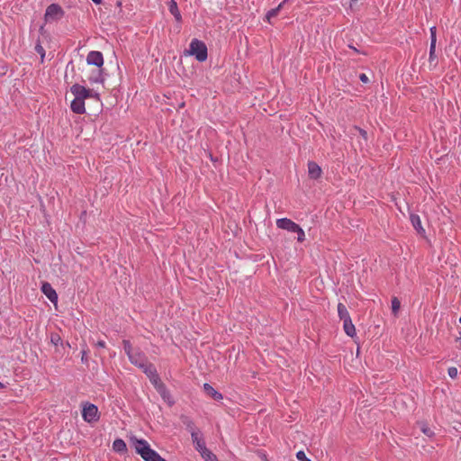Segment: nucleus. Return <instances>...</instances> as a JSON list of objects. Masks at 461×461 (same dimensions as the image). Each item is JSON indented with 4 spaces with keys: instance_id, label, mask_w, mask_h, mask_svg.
Instances as JSON below:
<instances>
[{
    "instance_id": "17",
    "label": "nucleus",
    "mask_w": 461,
    "mask_h": 461,
    "mask_svg": "<svg viewBox=\"0 0 461 461\" xmlns=\"http://www.w3.org/2000/svg\"><path fill=\"white\" fill-rule=\"evenodd\" d=\"M343 329L348 336L352 338L356 335V328L351 318L343 321Z\"/></svg>"
},
{
    "instance_id": "44",
    "label": "nucleus",
    "mask_w": 461,
    "mask_h": 461,
    "mask_svg": "<svg viewBox=\"0 0 461 461\" xmlns=\"http://www.w3.org/2000/svg\"><path fill=\"white\" fill-rule=\"evenodd\" d=\"M459 339H461V330L459 331Z\"/></svg>"
},
{
    "instance_id": "29",
    "label": "nucleus",
    "mask_w": 461,
    "mask_h": 461,
    "mask_svg": "<svg viewBox=\"0 0 461 461\" xmlns=\"http://www.w3.org/2000/svg\"><path fill=\"white\" fill-rule=\"evenodd\" d=\"M400 306H401L400 301L397 298L394 297L392 300V310H393V312H396L400 309Z\"/></svg>"
},
{
    "instance_id": "43",
    "label": "nucleus",
    "mask_w": 461,
    "mask_h": 461,
    "mask_svg": "<svg viewBox=\"0 0 461 461\" xmlns=\"http://www.w3.org/2000/svg\"><path fill=\"white\" fill-rule=\"evenodd\" d=\"M288 1H289V0H283V2H282L281 4H283V5H284L285 3L288 2Z\"/></svg>"
},
{
    "instance_id": "3",
    "label": "nucleus",
    "mask_w": 461,
    "mask_h": 461,
    "mask_svg": "<svg viewBox=\"0 0 461 461\" xmlns=\"http://www.w3.org/2000/svg\"><path fill=\"white\" fill-rule=\"evenodd\" d=\"M63 16L64 11L60 7V5H59L58 4H51L47 7L45 11L44 19L46 23H50L59 21Z\"/></svg>"
},
{
    "instance_id": "23",
    "label": "nucleus",
    "mask_w": 461,
    "mask_h": 461,
    "mask_svg": "<svg viewBox=\"0 0 461 461\" xmlns=\"http://www.w3.org/2000/svg\"><path fill=\"white\" fill-rule=\"evenodd\" d=\"M149 381L156 389V391L158 390V388H160V386L165 385V384L161 381L158 374H156L154 376L150 377Z\"/></svg>"
},
{
    "instance_id": "14",
    "label": "nucleus",
    "mask_w": 461,
    "mask_h": 461,
    "mask_svg": "<svg viewBox=\"0 0 461 461\" xmlns=\"http://www.w3.org/2000/svg\"><path fill=\"white\" fill-rule=\"evenodd\" d=\"M203 390L204 392L211 396L215 401H221L223 399L222 394L216 391L211 384L205 383L203 384Z\"/></svg>"
},
{
    "instance_id": "12",
    "label": "nucleus",
    "mask_w": 461,
    "mask_h": 461,
    "mask_svg": "<svg viewBox=\"0 0 461 461\" xmlns=\"http://www.w3.org/2000/svg\"><path fill=\"white\" fill-rule=\"evenodd\" d=\"M70 108L77 114L86 113L85 100L75 97L71 102Z\"/></svg>"
},
{
    "instance_id": "9",
    "label": "nucleus",
    "mask_w": 461,
    "mask_h": 461,
    "mask_svg": "<svg viewBox=\"0 0 461 461\" xmlns=\"http://www.w3.org/2000/svg\"><path fill=\"white\" fill-rule=\"evenodd\" d=\"M41 290L42 294L53 303L58 302V294L48 282H44L41 285Z\"/></svg>"
},
{
    "instance_id": "24",
    "label": "nucleus",
    "mask_w": 461,
    "mask_h": 461,
    "mask_svg": "<svg viewBox=\"0 0 461 461\" xmlns=\"http://www.w3.org/2000/svg\"><path fill=\"white\" fill-rule=\"evenodd\" d=\"M282 7H283V4H279L276 8L269 10L266 14L267 20L268 22H270L271 18L276 17L278 14V13Z\"/></svg>"
},
{
    "instance_id": "2",
    "label": "nucleus",
    "mask_w": 461,
    "mask_h": 461,
    "mask_svg": "<svg viewBox=\"0 0 461 461\" xmlns=\"http://www.w3.org/2000/svg\"><path fill=\"white\" fill-rule=\"evenodd\" d=\"M190 56H194L199 62L207 59L208 51L205 43L198 39H193L189 44V49L185 50Z\"/></svg>"
},
{
    "instance_id": "5",
    "label": "nucleus",
    "mask_w": 461,
    "mask_h": 461,
    "mask_svg": "<svg viewBox=\"0 0 461 461\" xmlns=\"http://www.w3.org/2000/svg\"><path fill=\"white\" fill-rule=\"evenodd\" d=\"M70 92L76 98L83 100H86L93 96L91 90L87 89L86 87L79 84H74L70 87Z\"/></svg>"
},
{
    "instance_id": "20",
    "label": "nucleus",
    "mask_w": 461,
    "mask_h": 461,
    "mask_svg": "<svg viewBox=\"0 0 461 461\" xmlns=\"http://www.w3.org/2000/svg\"><path fill=\"white\" fill-rule=\"evenodd\" d=\"M143 373L149 377V379L158 374L156 367L151 364L147 362L144 366L140 367Z\"/></svg>"
},
{
    "instance_id": "31",
    "label": "nucleus",
    "mask_w": 461,
    "mask_h": 461,
    "mask_svg": "<svg viewBox=\"0 0 461 461\" xmlns=\"http://www.w3.org/2000/svg\"><path fill=\"white\" fill-rule=\"evenodd\" d=\"M296 458L299 461H311V459L306 456L305 453L303 450H300L296 453Z\"/></svg>"
},
{
    "instance_id": "18",
    "label": "nucleus",
    "mask_w": 461,
    "mask_h": 461,
    "mask_svg": "<svg viewBox=\"0 0 461 461\" xmlns=\"http://www.w3.org/2000/svg\"><path fill=\"white\" fill-rule=\"evenodd\" d=\"M168 9L170 14L175 17L176 21L180 22L182 20L177 3L175 0H170L168 4Z\"/></svg>"
},
{
    "instance_id": "10",
    "label": "nucleus",
    "mask_w": 461,
    "mask_h": 461,
    "mask_svg": "<svg viewBox=\"0 0 461 461\" xmlns=\"http://www.w3.org/2000/svg\"><path fill=\"white\" fill-rule=\"evenodd\" d=\"M128 358L131 364H133L136 366H139L140 368L148 362L145 355L140 350L134 351L131 355L128 357Z\"/></svg>"
},
{
    "instance_id": "21",
    "label": "nucleus",
    "mask_w": 461,
    "mask_h": 461,
    "mask_svg": "<svg viewBox=\"0 0 461 461\" xmlns=\"http://www.w3.org/2000/svg\"><path fill=\"white\" fill-rule=\"evenodd\" d=\"M182 421L184 425L185 426L186 429L190 432V435L192 436V431L194 433H199L200 431L196 429L194 421L186 416L182 417Z\"/></svg>"
},
{
    "instance_id": "35",
    "label": "nucleus",
    "mask_w": 461,
    "mask_h": 461,
    "mask_svg": "<svg viewBox=\"0 0 461 461\" xmlns=\"http://www.w3.org/2000/svg\"><path fill=\"white\" fill-rule=\"evenodd\" d=\"M429 32H430V41L437 42V35H436L437 29H436V27L432 26L429 29Z\"/></svg>"
},
{
    "instance_id": "30",
    "label": "nucleus",
    "mask_w": 461,
    "mask_h": 461,
    "mask_svg": "<svg viewBox=\"0 0 461 461\" xmlns=\"http://www.w3.org/2000/svg\"><path fill=\"white\" fill-rule=\"evenodd\" d=\"M457 374H458V371H457V368L455 367V366H451L447 369V375H449V377H451L452 379H455L456 376H457Z\"/></svg>"
},
{
    "instance_id": "16",
    "label": "nucleus",
    "mask_w": 461,
    "mask_h": 461,
    "mask_svg": "<svg viewBox=\"0 0 461 461\" xmlns=\"http://www.w3.org/2000/svg\"><path fill=\"white\" fill-rule=\"evenodd\" d=\"M88 80L92 84H103L104 82V77L103 75V69L99 68L97 70L93 71L90 74V76L88 77Z\"/></svg>"
},
{
    "instance_id": "1",
    "label": "nucleus",
    "mask_w": 461,
    "mask_h": 461,
    "mask_svg": "<svg viewBox=\"0 0 461 461\" xmlns=\"http://www.w3.org/2000/svg\"><path fill=\"white\" fill-rule=\"evenodd\" d=\"M132 443L136 452L145 460V461H166L160 455L152 449L145 439H138L133 438Z\"/></svg>"
},
{
    "instance_id": "28",
    "label": "nucleus",
    "mask_w": 461,
    "mask_h": 461,
    "mask_svg": "<svg viewBox=\"0 0 461 461\" xmlns=\"http://www.w3.org/2000/svg\"><path fill=\"white\" fill-rule=\"evenodd\" d=\"M204 461H219L216 455H214L211 450L202 456Z\"/></svg>"
},
{
    "instance_id": "41",
    "label": "nucleus",
    "mask_w": 461,
    "mask_h": 461,
    "mask_svg": "<svg viewBox=\"0 0 461 461\" xmlns=\"http://www.w3.org/2000/svg\"><path fill=\"white\" fill-rule=\"evenodd\" d=\"M3 388H5V385L2 382H0V389H3Z\"/></svg>"
},
{
    "instance_id": "15",
    "label": "nucleus",
    "mask_w": 461,
    "mask_h": 461,
    "mask_svg": "<svg viewBox=\"0 0 461 461\" xmlns=\"http://www.w3.org/2000/svg\"><path fill=\"white\" fill-rule=\"evenodd\" d=\"M410 220H411V222L413 228L415 229V230L418 233H420V234H424L425 233V230L422 227L420 218V216L418 214L411 213V216H410Z\"/></svg>"
},
{
    "instance_id": "13",
    "label": "nucleus",
    "mask_w": 461,
    "mask_h": 461,
    "mask_svg": "<svg viewBox=\"0 0 461 461\" xmlns=\"http://www.w3.org/2000/svg\"><path fill=\"white\" fill-rule=\"evenodd\" d=\"M308 174L310 178L318 179L321 176V167L314 161L308 162Z\"/></svg>"
},
{
    "instance_id": "8",
    "label": "nucleus",
    "mask_w": 461,
    "mask_h": 461,
    "mask_svg": "<svg viewBox=\"0 0 461 461\" xmlns=\"http://www.w3.org/2000/svg\"><path fill=\"white\" fill-rule=\"evenodd\" d=\"M299 226V224L295 223L292 220L288 218H281L276 220V227L287 230L289 232H293L297 230L296 228Z\"/></svg>"
},
{
    "instance_id": "36",
    "label": "nucleus",
    "mask_w": 461,
    "mask_h": 461,
    "mask_svg": "<svg viewBox=\"0 0 461 461\" xmlns=\"http://www.w3.org/2000/svg\"><path fill=\"white\" fill-rule=\"evenodd\" d=\"M355 130L359 132V134L361 135V137L364 139V140L366 141V140H367V132L365 130H363V129H361L359 127H357V126L355 127Z\"/></svg>"
},
{
    "instance_id": "4",
    "label": "nucleus",
    "mask_w": 461,
    "mask_h": 461,
    "mask_svg": "<svg viewBox=\"0 0 461 461\" xmlns=\"http://www.w3.org/2000/svg\"><path fill=\"white\" fill-rule=\"evenodd\" d=\"M82 418L88 423L98 420L99 412L97 406L89 402L85 403L82 409Z\"/></svg>"
},
{
    "instance_id": "22",
    "label": "nucleus",
    "mask_w": 461,
    "mask_h": 461,
    "mask_svg": "<svg viewBox=\"0 0 461 461\" xmlns=\"http://www.w3.org/2000/svg\"><path fill=\"white\" fill-rule=\"evenodd\" d=\"M338 314H339V317L341 321H344L346 319H349L351 318L350 315H349V312L348 311V309L346 308V306L339 303L338 304Z\"/></svg>"
},
{
    "instance_id": "33",
    "label": "nucleus",
    "mask_w": 461,
    "mask_h": 461,
    "mask_svg": "<svg viewBox=\"0 0 461 461\" xmlns=\"http://www.w3.org/2000/svg\"><path fill=\"white\" fill-rule=\"evenodd\" d=\"M435 51H436V42L430 41L429 60H432L435 58Z\"/></svg>"
},
{
    "instance_id": "19",
    "label": "nucleus",
    "mask_w": 461,
    "mask_h": 461,
    "mask_svg": "<svg viewBox=\"0 0 461 461\" xmlns=\"http://www.w3.org/2000/svg\"><path fill=\"white\" fill-rule=\"evenodd\" d=\"M113 449L117 453H124L127 451L126 443L122 438H116L113 442Z\"/></svg>"
},
{
    "instance_id": "45",
    "label": "nucleus",
    "mask_w": 461,
    "mask_h": 461,
    "mask_svg": "<svg viewBox=\"0 0 461 461\" xmlns=\"http://www.w3.org/2000/svg\"><path fill=\"white\" fill-rule=\"evenodd\" d=\"M459 322L461 323V317L459 318Z\"/></svg>"
},
{
    "instance_id": "6",
    "label": "nucleus",
    "mask_w": 461,
    "mask_h": 461,
    "mask_svg": "<svg viewBox=\"0 0 461 461\" xmlns=\"http://www.w3.org/2000/svg\"><path fill=\"white\" fill-rule=\"evenodd\" d=\"M191 438H192V442H193V444L194 446L195 450L200 453L201 456H203L208 451H210L206 447L204 439L203 438V436H202V434L200 432L199 433H194L192 431Z\"/></svg>"
},
{
    "instance_id": "38",
    "label": "nucleus",
    "mask_w": 461,
    "mask_h": 461,
    "mask_svg": "<svg viewBox=\"0 0 461 461\" xmlns=\"http://www.w3.org/2000/svg\"><path fill=\"white\" fill-rule=\"evenodd\" d=\"M359 79L363 83H367L369 81L368 77L364 73L359 75Z\"/></svg>"
},
{
    "instance_id": "40",
    "label": "nucleus",
    "mask_w": 461,
    "mask_h": 461,
    "mask_svg": "<svg viewBox=\"0 0 461 461\" xmlns=\"http://www.w3.org/2000/svg\"><path fill=\"white\" fill-rule=\"evenodd\" d=\"M95 4L99 5L102 3V0H92Z\"/></svg>"
},
{
    "instance_id": "37",
    "label": "nucleus",
    "mask_w": 461,
    "mask_h": 461,
    "mask_svg": "<svg viewBox=\"0 0 461 461\" xmlns=\"http://www.w3.org/2000/svg\"><path fill=\"white\" fill-rule=\"evenodd\" d=\"M81 353H82L81 362L86 364L88 361L87 352H86V350L83 349Z\"/></svg>"
},
{
    "instance_id": "26",
    "label": "nucleus",
    "mask_w": 461,
    "mask_h": 461,
    "mask_svg": "<svg viewBox=\"0 0 461 461\" xmlns=\"http://www.w3.org/2000/svg\"><path fill=\"white\" fill-rule=\"evenodd\" d=\"M122 345H123V350H124L125 354L127 355V357H129L130 355H131L134 352L130 340L123 339Z\"/></svg>"
},
{
    "instance_id": "39",
    "label": "nucleus",
    "mask_w": 461,
    "mask_h": 461,
    "mask_svg": "<svg viewBox=\"0 0 461 461\" xmlns=\"http://www.w3.org/2000/svg\"><path fill=\"white\" fill-rule=\"evenodd\" d=\"M95 345L96 347L103 348L105 347V342L104 340H98Z\"/></svg>"
},
{
    "instance_id": "34",
    "label": "nucleus",
    "mask_w": 461,
    "mask_h": 461,
    "mask_svg": "<svg viewBox=\"0 0 461 461\" xmlns=\"http://www.w3.org/2000/svg\"><path fill=\"white\" fill-rule=\"evenodd\" d=\"M50 341L55 346H58L59 343H61V338L59 334H52L50 338Z\"/></svg>"
},
{
    "instance_id": "7",
    "label": "nucleus",
    "mask_w": 461,
    "mask_h": 461,
    "mask_svg": "<svg viewBox=\"0 0 461 461\" xmlns=\"http://www.w3.org/2000/svg\"><path fill=\"white\" fill-rule=\"evenodd\" d=\"M86 63L101 68L104 65V56L101 51L91 50L86 56Z\"/></svg>"
},
{
    "instance_id": "25",
    "label": "nucleus",
    "mask_w": 461,
    "mask_h": 461,
    "mask_svg": "<svg viewBox=\"0 0 461 461\" xmlns=\"http://www.w3.org/2000/svg\"><path fill=\"white\" fill-rule=\"evenodd\" d=\"M420 430L425 434L427 437L431 438L434 436V431L424 422H421L420 424Z\"/></svg>"
},
{
    "instance_id": "27",
    "label": "nucleus",
    "mask_w": 461,
    "mask_h": 461,
    "mask_svg": "<svg viewBox=\"0 0 461 461\" xmlns=\"http://www.w3.org/2000/svg\"><path fill=\"white\" fill-rule=\"evenodd\" d=\"M297 230H295L294 231V233H296L297 234V241L298 242H303L305 240V233H304V230L300 227V225L296 228Z\"/></svg>"
},
{
    "instance_id": "42",
    "label": "nucleus",
    "mask_w": 461,
    "mask_h": 461,
    "mask_svg": "<svg viewBox=\"0 0 461 461\" xmlns=\"http://www.w3.org/2000/svg\"><path fill=\"white\" fill-rule=\"evenodd\" d=\"M350 48H352L356 52H358L357 49H356L355 47H352V46H349Z\"/></svg>"
},
{
    "instance_id": "11",
    "label": "nucleus",
    "mask_w": 461,
    "mask_h": 461,
    "mask_svg": "<svg viewBox=\"0 0 461 461\" xmlns=\"http://www.w3.org/2000/svg\"><path fill=\"white\" fill-rule=\"evenodd\" d=\"M157 392L159 393L160 397L169 407L175 404V400L171 395L169 390L167 388L166 384L164 386H160V388H158Z\"/></svg>"
},
{
    "instance_id": "32",
    "label": "nucleus",
    "mask_w": 461,
    "mask_h": 461,
    "mask_svg": "<svg viewBox=\"0 0 461 461\" xmlns=\"http://www.w3.org/2000/svg\"><path fill=\"white\" fill-rule=\"evenodd\" d=\"M35 50L38 54L41 55V59L43 60L44 57H45V50H44V48L41 46V43H38L36 44L35 46Z\"/></svg>"
}]
</instances>
